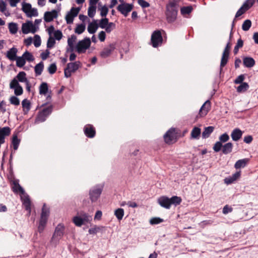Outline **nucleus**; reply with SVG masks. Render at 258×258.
I'll use <instances>...</instances> for the list:
<instances>
[{"instance_id": "nucleus-18", "label": "nucleus", "mask_w": 258, "mask_h": 258, "mask_svg": "<svg viewBox=\"0 0 258 258\" xmlns=\"http://www.w3.org/2000/svg\"><path fill=\"white\" fill-rule=\"evenodd\" d=\"M114 44H110L105 47L100 52V56L103 58H106L109 56L112 52L115 49Z\"/></svg>"}, {"instance_id": "nucleus-38", "label": "nucleus", "mask_w": 258, "mask_h": 258, "mask_svg": "<svg viewBox=\"0 0 258 258\" xmlns=\"http://www.w3.org/2000/svg\"><path fill=\"white\" fill-rule=\"evenodd\" d=\"M214 127L213 126H208L205 128L204 131L202 133V137L203 138H207L209 137L210 135L213 132Z\"/></svg>"}, {"instance_id": "nucleus-60", "label": "nucleus", "mask_w": 258, "mask_h": 258, "mask_svg": "<svg viewBox=\"0 0 258 258\" xmlns=\"http://www.w3.org/2000/svg\"><path fill=\"white\" fill-rule=\"evenodd\" d=\"M222 147V143L221 142L218 141L214 144L213 148L215 152H218L221 150Z\"/></svg>"}, {"instance_id": "nucleus-13", "label": "nucleus", "mask_w": 258, "mask_h": 258, "mask_svg": "<svg viewBox=\"0 0 258 258\" xmlns=\"http://www.w3.org/2000/svg\"><path fill=\"white\" fill-rule=\"evenodd\" d=\"M165 142L168 144H173L176 141V135L174 129H170L164 136Z\"/></svg>"}, {"instance_id": "nucleus-16", "label": "nucleus", "mask_w": 258, "mask_h": 258, "mask_svg": "<svg viewBox=\"0 0 258 258\" xmlns=\"http://www.w3.org/2000/svg\"><path fill=\"white\" fill-rule=\"evenodd\" d=\"M132 6L127 4H123L118 5L117 10L125 17L127 16L128 13L132 10Z\"/></svg>"}, {"instance_id": "nucleus-59", "label": "nucleus", "mask_w": 258, "mask_h": 258, "mask_svg": "<svg viewBox=\"0 0 258 258\" xmlns=\"http://www.w3.org/2000/svg\"><path fill=\"white\" fill-rule=\"evenodd\" d=\"M229 140V137L227 133H224L219 137V142L225 143Z\"/></svg>"}, {"instance_id": "nucleus-42", "label": "nucleus", "mask_w": 258, "mask_h": 258, "mask_svg": "<svg viewBox=\"0 0 258 258\" xmlns=\"http://www.w3.org/2000/svg\"><path fill=\"white\" fill-rule=\"evenodd\" d=\"M86 26L84 24H78L77 25L75 32L78 34H81L85 30Z\"/></svg>"}, {"instance_id": "nucleus-36", "label": "nucleus", "mask_w": 258, "mask_h": 258, "mask_svg": "<svg viewBox=\"0 0 258 258\" xmlns=\"http://www.w3.org/2000/svg\"><path fill=\"white\" fill-rule=\"evenodd\" d=\"M44 69V64L42 61L37 64L34 67V71L36 76H39L41 74Z\"/></svg>"}, {"instance_id": "nucleus-41", "label": "nucleus", "mask_w": 258, "mask_h": 258, "mask_svg": "<svg viewBox=\"0 0 258 258\" xmlns=\"http://www.w3.org/2000/svg\"><path fill=\"white\" fill-rule=\"evenodd\" d=\"M114 215L119 221H120L124 216V210L123 209L118 208L114 211Z\"/></svg>"}, {"instance_id": "nucleus-33", "label": "nucleus", "mask_w": 258, "mask_h": 258, "mask_svg": "<svg viewBox=\"0 0 258 258\" xmlns=\"http://www.w3.org/2000/svg\"><path fill=\"white\" fill-rule=\"evenodd\" d=\"M0 11L4 13L6 17L10 15V13L7 10L6 3L3 0H0Z\"/></svg>"}, {"instance_id": "nucleus-58", "label": "nucleus", "mask_w": 258, "mask_h": 258, "mask_svg": "<svg viewBox=\"0 0 258 258\" xmlns=\"http://www.w3.org/2000/svg\"><path fill=\"white\" fill-rule=\"evenodd\" d=\"M192 10V8L190 6L183 7L181 9V13L182 15L189 14Z\"/></svg>"}, {"instance_id": "nucleus-63", "label": "nucleus", "mask_w": 258, "mask_h": 258, "mask_svg": "<svg viewBox=\"0 0 258 258\" xmlns=\"http://www.w3.org/2000/svg\"><path fill=\"white\" fill-rule=\"evenodd\" d=\"M15 94L17 96L21 95L23 94V90L22 87L20 86L14 89Z\"/></svg>"}, {"instance_id": "nucleus-19", "label": "nucleus", "mask_w": 258, "mask_h": 258, "mask_svg": "<svg viewBox=\"0 0 258 258\" xmlns=\"http://www.w3.org/2000/svg\"><path fill=\"white\" fill-rule=\"evenodd\" d=\"M57 17V12L55 10H52L50 12H46L44 15V20L46 22H50Z\"/></svg>"}, {"instance_id": "nucleus-64", "label": "nucleus", "mask_w": 258, "mask_h": 258, "mask_svg": "<svg viewBox=\"0 0 258 258\" xmlns=\"http://www.w3.org/2000/svg\"><path fill=\"white\" fill-rule=\"evenodd\" d=\"M54 37L56 40H60L62 37V34L59 30L55 31L54 32Z\"/></svg>"}, {"instance_id": "nucleus-10", "label": "nucleus", "mask_w": 258, "mask_h": 258, "mask_svg": "<svg viewBox=\"0 0 258 258\" xmlns=\"http://www.w3.org/2000/svg\"><path fill=\"white\" fill-rule=\"evenodd\" d=\"M38 29V27H36L31 21L23 23L22 26V31L23 34L35 33Z\"/></svg>"}, {"instance_id": "nucleus-55", "label": "nucleus", "mask_w": 258, "mask_h": 258, "mask_svg": "<svg viewBox=\"0 0 258 258\" xmlns=\"http://www.w3.org/2000/svg\"><path fill=\"white\" fill-rule=\"evenodd\" d=\"M41 38L38 35H35L34 37L33 44L34 46L38 47L41 45Z\"/></svg>"}, {"instance_id": "nucleus-20", "label": "nucleus", "mask_w": 258, "mask_h": 258, "mask_svg": "<svg viewBox=\"0 0 258 258\" xmlns=\"http://www.w3.org/2000/svg\"><path fill=\"white\" fill-rule=\"evenodd\" d=\"M158 203L164 208L169 209L170 208V203L169 198L166 196L159 197L157 200Z\"/></svg>"}, {"instance_id": "nucleus-3", "label": "nucleus", "mask_w": 258, "mask_h": 258, "mask_svg": "<svg viewBox=\"0 0 258 258\" xmlns=\"http://www.w3.org/2000/svg\"><path fill=\"white\" fill-rule=\"evenodd\" d=\"M49 215V210L46 207V205L44 204L42 209L39 224L38 227L39 232H42L43 231L46 224Z\"/></svg>"}, {"instance_id": "nucleus-24", "label": "nucleus", "mask_w": 258, "mask_h": 258, "mask_svg": "<svg viewBox=\"0 0 258 258\" xmlns=\"http://www.w3.org/2000/svg\"><path fill=\"white\" fill-rule=\"evenodd\" d=\"M98 24L96 20H93L88 26L87 30L89 33L94 34L98 28Z\"/></svg>"}, {"instance_id": "nucleus-43", "label": "nucleus", "mask_w": 258, "mask_h": 258, "mask_svg": "<svg viewBox=\"0 0 258 258\" xmlns=\"http://www.w3.org/2000/svg\"><path fill=\"white\" fill-rule=\"evenodd\" d=\"M248 85L246 83H242L237 88L238 92H244L248 88Z\"/></svg>"}, {"instance_id": "nucleus-7", "label": "nucleus", "mask_w": 258, "mask_h": 258, "mask_svg": "<svg viewBox=\"0 0 258 258\" xmlns=\"http://www.w3.org/2000/svg\"><path fill=\"white\" fill-rule=\"evenodd\" d=\"M80 65V62L79 61L68 63L67 67L64 71L65 77L66 78L70 77L72 74L75 72L79 68Z\"/></svg>"}, {"instance_id": "nucleus-37", "label": "nucleus", "mask_w": 258, "mask_h": 258, "mask_svg": "<svg viewBox=\"0 0 258 258\" xmlns=\"http://www.w3.org/2000/svg\"><path fill=\"white\" fill-rule=\"evenodd\" d=\"M233 144L231 143H227L222 146V152L224 154H227L231 152Z\"/></svg>"}, {"instance_id": "nucleus-57", "label": "nucleus", "mask_w": 258, "mask_h": 258, "mask_svg": "<svg viewBox=\"0 0 258 258\" xmlns=\"http://www.w3.org/2000/svg\"><path fill=\"white\" fill-rule=\"evenodd\" d=\"M10 103L14 105H19L20 104V100L18 98L15 96H13L10 98Z\"/></svg>"}, {"instance_id": "nucleus-6", "label": "nucleus", "mask_w": 258, "mask_h": 258, "mask_svg": "<svg viewBox=\"0 0 258 258\" xmlns=\"http://www.w3.org/2000/svg\"><path fill=\"white\" fill-rule=\"evenodd\" d=\"M163 41L161 33L159 30L154 31L151 35V44L154 47H157L161 45Z\"/></svg>"}, {"instance_id": "nucleus-62", "label": "nucleus", "mask_w": 258, "mask_h": 258, "mask_svg": "<svg viewBox=\"0 0 258 258\" xmlns=\"http://www.w3.org/2000/svg\"><path fill=\"white\" fill-rule=\"evenodd\" d=\"M10 88L11 89H14L18 86H20V84L18 83V80L16 79H14L10 83Z\"/></svg>"}, {"instance_id": "nucleus-15", "label": "nucleus", "mask_w": 258, "mask_h": 258, "mask_svg": "<svg viewBox=\"0 0 258 258\" xmlns=\"http://www.w3.org/2000/svg\"><path fill=\"white\" fill-rule=\"evenodd\" d=\"M11 129L9 127L6 126L0 127V147L5 142V138L10 135Z\"/></svg>"}, {"instance_id": "nucleus-54", "label": "nucleus", "mask_w": 258, "mask_h": 258, "mask_svg": "<svg viewBox=\"0 0 258 258\" xmlns=\"http://www.w3.org/2000/svg\"><path fill=\"white\" fill-rule=\"evenodd\" d=\"M14 186L13 187V191L14 192H20L21 194L24 193V190L23 188L17 183L14 182Z\"/></svg>"}, {"instance_id": "nucleus-34", "label": "nucleus", "mask_w": 258, "mask_h": 258, "mask_svg": "<svg viewBox=\"0 0 258 258\" xmlns=\"http://www.w3.org/2000/svg\"><path fill=\"white\" fill-rule=\"evenodd\" d=\"M23 204L25 206V209L28 212V214L31 213V202L28 196L25 197L23 199Z\"/></svg>"}, {"instance_id": "nucleus-47", "label": "nucleus", "mask_w": 258, "mask_h": 258, "mask_svg": "<svg viewBox=\"0 0 258 258\" xmlns=\"http://www.w3.org/2000/svg\"><path fill=\"white\" fill-rule=\"evenodd\" d=\"M251 25V21L249 20H246L243 22L242 25V29L244 31H248L250 28Z\"/></svg>"}, {"instance_id": "nucleus-28", "label": "nucleus", "mask_w": 258, "mask_h": 258, "mask_svg": "<svg viewBox=\"0 0 258 258\" xmlns=\"http://www.w3.org/2000/svg\"><path fill=\"white\" fill-rule=\"evenodd\" d=\"M105 229V227L102 226L94 225L88 230L90 234H96L98 232L102 231Z\"/></svg>"}, {"instance_id": "nucleus-61", "label": "nucleus", "mask_w": 258, "mask_h": 258, "mask_svg": "<svg viewBox=\"0 0 258 258\" xmlns=\"http://www.w3.org/2000/svg\"><path fill=\"white\" fill-rule=\"evenodd\" d=\"M48 71L50 74H53L56 71V66L55 63L51 64L48 68Z\"/></svg>"}, {"instance_id": "nucleus-29", "label": "nucleus", "mask_w": 258, "mask_h": 258, "mask_svg": "<svg viewBox=\"0 0 258 258\" xmlns=\"http://www.w3.org/2000/svg\"><path fill=\"white\" fill-rule=\"evenodd\" d=\"M22 105L24 113L25 114H27L31 108L30 101L27 99H24L22 102Z\"/></svg>"}, {"instance_id": "nucleus-4", "label": "nucleus", "mask_w": 258, "mask_h": 258, "mask_svg": "<svg viewBox=\"0 0 258 258\" xmlns=\"http://www.w3.org/2000/svg\"><path fill=\"white\" fill-rule=\"evenodd\" d=\"M91 41L89 38L86 37L84 39L79 41L76 46L75 50L79 53H82L86 52L91 45Z\"/></svg>"}, {"instance_id": "nucleus-56", "label": "nucleus", "mask_w": 258, "mask_h": 258, "mask_svg": "<svg viewBox=\"0 0 258 258\" xmlns=\"http://www.w3.org/2000/svg\"><path fill=\"white\" fill-rule=\"evenodd\" d=\"M115 25L113 23L110 22L104 29L107 33H109L115 28Z\"/></svg>"}, {"instance_id": "nucleus-39", "label": "nucleus", "mask_w": 258, "mask_h": 258, "mask_svg": "<svg viewBox=\"0 0 258 258\" xmlns=\"http://www.w3.org/2000/svg\"><path fill=\"white\" fill-rule=\"evenodd\" d=\"M170 206L174 205L175 206L178 205L181 202V199L177 196H173L171 198H169Z\"/></svg>"}, {"instance_id": "nucleus-12", "label": "nucleus", "mask_w": 258, "mask_h": 258, "mask_svg": "<svg viewBox=\"0 0 258 258\" xmlns=\"http://www.w3.org/2000/svg\"><path fill=\"white\" fill-rule=\"evenodd\" d=\"M231 44L229 42L224 49V50L223 52L221 63H220V68L222 70V68H223L227 63L228 58H229V51L231 48Z\"/></svg>"}, {"instance_id": "nucleus-2", "label": "nucleus", "mask_w": 258, "mask_h": 258, "mask_svg": "<svg viewBox=\"0 0 258 258\" xmlns=\"http://www.w3.org/2000/svg\"><path fill=\"white\" fill-rule=\"evenodd\" d=\"M92 220V216L88 214L81 212L80 215L73 218V222L77 226L80 227Z\"/></svg>"}, {"instance_id": "nucleus-32", "label": "nucleus", "mask_w": 258, "mask_h": 258, "mask_svg": "<svg viewBox=\"0 0 258 258\" xmlns=\"http://www.w3.org/2000/svg\"><path fill=\"white\" fill-rule=\"evenodd\" d=\"M243 64L247 68L252 67L255 64L254 60L250 57H246L243 58Z\"/></svg>"}, {"instance_id": "nucleus-11", "label": "nucleus", "mask_w": 258, "mask_h": 258, "mask_svg": "<svg viewBox=\"0 0 258 258\" xmlns=\"http://www.w3.org/2000/svg\"><path fill=\"white\" fill-rule=\"evenodd\" d=\"M51 107H47L39 111L35 119L36 123L43 122L45 120L47 116L51 112Z\"/></svg>"}, {"instance_id": "nucleus-23", "label": "nucleus", "mask_w": 258, "mask_h": 258, "mask_svg": "<svg viewBox=\"0 0 258 258\" xmlns=\"http://www.w3.org/2000/svg\"><path fill=\"white\" fill-rule=\"evenodd\" d=\"M243 132L239 128H235L231 132V137L234 141H238L242 137Z\"/></svg>"}, {"instance_id": "nucleus-25", "label": "nucleus", "mask_w": 258, "mask_h": 258, "mask_svg": "<svg viewBox=\"0 0 258 258\" xmlns=\"http://www.w3.org/2000/svg\"><path fill=\"white\" fill-rule=\"evenodd\" d=\"M84 133L89 138H93L95 135V131L94 128L92 126L90 125H86L84 127Z\"/></svg>"}, {"instance_id": "nucleus-8", "label": "nucleus", "mask_w": 258, "mask_h": 258, "mask_svg": "<svg viewBox=\"0 0 258 258\" xmlns=\"http://www.w3.org/2000/svg\"><path fill=\"white\" fill-rule=\"evenodd\" d=\"M102 186L97 185L90 189L89 196L92 202H96L98 199L102 192Z\"/></svg>"}, {"instance_id": "nucleus-17", "label": "nucleus", "mask_w": 258, "mask_h": 258, "mask_svg": "<svg viewBox=\"0 0 258 258\" xmlns=\"http://www.w3.org/2000/svg\"><path fill=\"white\" fill-rule=\"evenodd\" d=\"M211 109V102L207 100L200 109L199 115L200 117L206 115Z\"/></svg>"}, {"instance_id": "nucleus-48", "label": "nucleus", "mask_w": 258, "mask_h": 258, "mask_svg": "<svg viewBox=\"0 0 258 258\" xmlns=\"http://www.w3.org/2000/svg\"><path fill=\"white\" fill-rule=\"evenodd\" d=\"M22 56L24 57L25 60H27L29 61H32L34 59L33 55L28 51L25 52Z\"/></svg>"}, {"instance_id": "nucleus-21", "label": "nucleus", "mask_w": 258, "mask_h": 258, "mask_svg": "<svg viewBox=\"0 0 258 258\" xmlns=\"http://www.w3.org/2000/svg\"><path fill=\"white\" fill-rule=\"evenodd\" d=\"M76 40L77 37L74 35H71V37L68 39V51L72 52L75 50L76 46H75V43H76Z\"/></svg>"}, {"instance_id": "nucleus-40", "label": "nucleus", "mask_w": 258, "mask_h": 258, "mask_svg": "<svg viewBox=\"0 0 258 258\" xmlns=\"http://www.w3.org/2000/svg\"><path fill=\"white\" fill-rule=\"evenodd\" d=\"M48 90L46 83H42L39 87V93L41 95H46Z\"/></svg>"}, {"instance_id": "nucleus-9", "label": "nucleus", "mask_w": 258, "mask_h": 258, "mask_svg": "<svg viewBox=\"0 0 258 258\" xmlns=\"http://www.w3.org/2000/svg\"><path fill=\"white\" fill-rule=\"evenodd\" d=\"M22 10L28 17L38 16L37 9L32 8L29 3H23Z\"/></svg>"}, {"instance_id": "nucleus-26", "label": "nucleus", "mask_w": 258, "mask_h": 258, "mask_svg": "<svg viewBox=\"0 0 258 258\" xmlns=\"http://www.w3.org/2000/svg\"><path fill=\"white\" fill-rule=\"evenodd\" d=\"M18 50L16 48L13 47L7 52V57L11 60H15L17 57L16 55Z\"/></svg>"}, {"instance_id": "nucleus-53", "label": "nucleus", "mask_w": 258, "mask_h": 258, "mask_svg": "<svg viewBox=\"0 0 258 258\" xmlns=\"http://www.w3.org/2000/svg\"><path fill=\"white\" fill-rule=\"evenodd\" d=\"M108 19L107 18L102 19L99 23L98 26L102 29H104L108 24Z\"/></svg>"}, {"instance_id": "nucleus-46", "label": "nucleus", "mask_w": 258, "mask_h": 258, "mask_svg": "<svg viewBox=\"0 0 258 258\" xmlns=\"http://www.w3.org/2000/svg\"><path fill=\"white\" fill-rule=\"evenodd\" d=\"M96 10V6H93L89 5V7L88 10V16L91 18H93L95 14Z\"/></svg>"}, {"instance_id": "nucleus-49", "label": "nucleus", "mask_w": 258, "mask_h": 258, "mask_svg": "<svg viewBox=\"0 0 258 258\" xmlns=\"http://www.w3.org/2000/svg\"><path fill=\"white\" fill-rule=\"evenodd\" d=\"M163 222V219L159 217H154L150 220L151 225L158 224Z\"/></svg>"}, {"instance_id": "nucleus-14", "label": "nucleus", "mask_w": 258, "mask_h": 258, "mask_svg": "<svg viewBox=\"0 0 258 258\" xmlns=\"http://www.w3.org/2000/svg\"><path fill=\"white\" fill-rule=\"evenodd\" d=\"M79 11L80 9L79 8H72L66 16L67 23L68 24H72L73 22L74 18L78 15Z\"/></svg>"}, {"instance_id": "nucleus-30", "label": "nucleus", "mask_w": 258, "mask_h": 258, "mask_svg": "<svg viewBox=\"0 0 258 258\" xmlns=\"http://www.w3.org/2000/svg\"><path fill=\"white\" fill-rule=\"evenodd\" d=\"M249 159L247 158H244L238 160L234 165V167L236 169H239L240 168L244 167L247 163L248 162Z\"/></svg>"}, {"instance_id": "nucleus-27", "label": "nucleus", "mask_w": 258, "mask_h": 258, "mask_svg": "<svg viewBox=\"0 0 258 258\" xmlns=\"http://www.w3.org/2000/svg\"><path fill=\"white\" fill-rule=\"evenodd\" d=\"M26 74L24 72H20L17 76L18 80L20 82H24L27 84V88L29 89V82L26 77Z\"/></svg>"}, {"instance_id": "nucleus-22", "label": "nucleus", "mask_w": 258, "mask_h": 258, "mask_svg": "<svg viewBox=\"0 0 258 258\" xmlns=\"http://www.w3.org/2000/svg\"><path fill=\"white\" fill-rule=\"evenodd\" d=\"M240 176V171H237L231 176L224 179V182L227 184H231L236 181Z\"/></svg>"}, {"instance_id": "nucleus-45", "label": "nucleus", "mask_w": 258, "mask_h": 258, "mask_svg": "<svg viewBox=\"0 0 258 258\" xmlns=\"http://www.w3.org/2000/svg\"><path fill=\"white\" fill-rule=\"evenodd\" d=\"M255 2V0H246L242 6L246 10L250 8Z\"/></svg>"}, {"instance_id": "nucleus-35", "label": "nucleus", "mask_w": 258, "mask_h": 258, "mask_svg": "<svg viewBox=\"0 0 258 258\" xmlns=\"http://www.w3.org/2000/svg\"><path fill=\"white\" fill-rule=\"evenodd\" d=\"M8 28L11 34H15L17 33L18 30V24L14 22L9 23L8 24Z\"/></svg>"}, {"instance_id": "nucleus-1", "label": "nucleus", "mask_w": 258, "mask_h": 258, "mask_svg": "<svg viewBox=\"0 0 258 258\" xmlns=\"http://www.w3.org/2000/svg\"><path fill=\"white\" fill-rule=\"evenodd\" d=\"M178 10V2L175 0H170L166 7L165 15L168 23L175 21Z\"/></svg>"}, {"instance_id": "nucleus-50", "label": "nucleus", "mask_w": 258, "mask_h": 258, "mask_svg": "<svg viewBox=\"0 0 258 258\" xmlns=\"http://www.w3.org/2000/svg\"><path fill=\"white\" fill-rule=\"evenodd\" d=\"M55 44V41L54 38L50 36L47 40V47L48 48H51L54 47Z\"/></svg>"}, {"instance_id": "nucleus-44", "label": "nucleus", "mask_w": 258, "mask_h": 258, "mask_svg": "<svg viewBox=\"0 0 258 258\" xmlns=\"http://www.w3.org/2000/svg\"><path fill=\"white\" fill-rule=\"evenodd\" d=\"M15 60H16L17 66L20 68L23 67L26 63L25 59L23 56L17 57Z\"/></svg>"}, {"instance_id": "nucleus-5", "label": "nucleus", "mask_w": 258, "mask_h": 258, "mask_svg": "<svg viewBox=\"0 0 258 258\" xmlns=\"http://www.w3.org/2000/svg\"><path fill=\"white\" fill-rule=\"evenodd\" d=\"M64 231V226L63 225L59 224L56 227L54 232L51 238L52 242L56 244L59 240L62 237Z\"/></svg>"}, {"instance_id": "nucleus-51", "label": "nucleus", "mask_w": 258, "mask_h": 258, "mask_svg": "<svg viewBox=\"0 0 258 258\" xmlns=\"http://www.w3.org/2000/svg\"><path fill=\"white\" fill-rule=\"evenodd\" d=\"M20 143V141L18 139L16 136H14L12 140V145L13 146V148L15 150H16L18 148V146Z\"/></svg>"}, {"instance_id": "nucleus-52", "label": "nucleus", "mask_w": 258, "mask_h": 258, "mask_svg": "<svg viewBox=\"0 0 258 258\" xmlns=\"http://www.w3.org/2000/svg\"><path fill=\"white\" fill-rule=\"evenodd\" d=\"M243 41L241 39H238L236 45L234 47V54H236L238 52L239 48L242 47L243 46Z\"/></svg>"}, {"instance_id": "nucleus-31", "label": "nucleus", "mask_w": 258, "mask_h": 258, "mask_svg": "<svg viewBox=\"0 0 258 258\" xmlns=\"http://www.w3.org/2000/svg\"><path fill=\"white\" fill-rule=\"evenodd\" d=\"M201 133V129L198 127H194L191 132V138L199 139Z\"/></svg>"}]
</instances>
